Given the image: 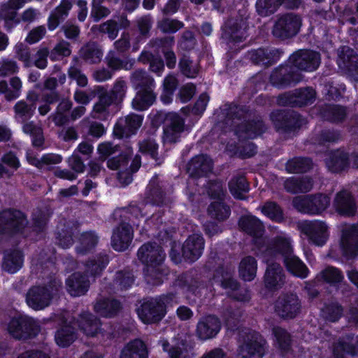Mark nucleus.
<instances>
[{
  "instance_id": "f257e3e1",
  "label": "nucleus",
  "mask_w": 358,
  "mask_h": 358,
  "mask_svg": "<svg viewBox=\"0 0 358 358\" xmlns=\"http://www.w3.org/2000/svg\"><path fill=\"white\" fill-rule=\"evenodd\" d=\"M320 58L319 55L310 50H299L294 53L289 59L290 72L288 66H282L271 76L272 83L277 87H284L297 83L300 80L299 75L293 69L306 71H315L319 66Z\"/></svg>"
},
{
  "instance_id": "f03ea898",
  "label": "nucleus",
  "mask_w": 358,
  "mask_h": 358,
  "mask_svg": "<svg viewBox=\"0 0 358 358\" xmlns=\"http://www.w3.org/2000/svg\"><path fill=\"white\" fill-rule=\"evenodd\" d=\"M63 322L64 326L55 334V341L60 347H67L74 341L76 336L73 329L76 326L87 336H96L101 332L99 321L90 313L81 315L73 326L71 322Z\"/></svg>"
},
{
  "instance_id": "7ed1b4c3",
  "label": "nucleus",
  "mask_w": 358,
  "mask_h": 358,
  "mask_svg": "<svg viewBox=\"0 0 358 358\" xmlns=\"http://www.w3.org/2000/svg\"><path fill=\"white\" fill-rule=\"evenodd\" d=\"M138 257L145 264L144 273L148 282L157 285L162 282L158 267L164 260L165 254L161 248L155 244H145L138 250Z\"/></svg>"
},
{
  "instance_id": "20e7f679",
  "label": "nucleus",
  "mask_w": 358,
  "mask_h": 358,
  "mask_svg": "<svg viewBox=\"0 0 358 358\" xmlns=\"http://www.w3.org/2000/svg\"><path fill=\"white\" fill-rule=\"evenodd\" d=\"M131 81L138 90L136 96L132 101L133 108L143 110L150 107L155 100L152 90L155 87L154 80L143 71L135 72Z\"/></svg>"
},
{
  "instance_id": "39448f33",
  "label": "nucleus",
  "mask_w": 358,
  "mask_h": 358,
  "mask_svg": "<svg viewBox=\"0 0 358 358\" xmlns=\"http://www.w3.org/2000/svg\"><path fill=\"white\" fill-rule=\"evenodd\" d=\"M280 252L284 256V262L287 270L293 275L304 278L308 275V269L304 264L292 253L291 241L285 234H280L273 248L266 252Z\"/></svg>"
},
{
  "instance_id": "423d86ee",
  "label": "nucleus",
  "mask_w": 358,
  "mask_h": 358,
  "mask_svg": "<svg viewBox=\"0 0 358 358\" xmlns=\"http://www.w3.org/2000/svg\"><path fill=\"white\" fill-rule=\"evenodd\" d=\"M175 297L171 294L157 299L143 302L138 308L140 320L145 324H151L161 320L166 314V307L172 306Z\"/></svg>"
},
{
  "instance_id": "0eeeda50",
  "label": "nucleus",
  "mask_w": 358,
  "mask_h": 358,
  "mask_svg": "<svg viewBox=\"0 0 358 358\" xmlns=\"http://www.w3.org/2000/svg\"><path fill=\"white\" fill-rule=\"evenodd\" d=\"M342 255L346 257L358 255V226L344 225L339 245L332 248L331 255Z\"/></svg>"
},
{
  "instance_id": "6e6552de",
  "label": "nucleus",
  "mask_w": 358,
  "mask_h": 358,
  "mask_svg": "<svg viewBox=\"0 0 358 358\" xmlns=\"http://www.w3.org/2000/svg\"><path fill=\"white\" fill-rule=\"evenodd\" d=\"M7 329L14 338L26 339L36 336L40 331V325L36 320L20 315L10 321Z\"/></svg>"
},
{
  "instance_id": "1a4fd4ad",
  "label": "nucleus",
  "mask_w": 358,
  "mask_h": 358,
  "mask_svg": "<svg viewBox=\"0 0 358 358\" xmlns=\"http://www.w3.org/2000/svg\"><path fill=\"white\" fill-rule=\"evenodd\" d=\"M330 199L324 194L314 196H297L294 199V207L300 212L317 215L324 211L329 205Z\"/></svg>"
},
{
  "instance_id": "9d476101",
  "label": "nucleus",
  "mask_w": 358,
  "mask_h": 358,
  "mask_svg": "<svg viewBox=\"0 0 358 358\" xmlns=\"http://www.w3.org/2000/svg\"><path fill=\"white\" fill-rule=\"evenodd\" d=\"M60 285H54L49 288L34 287L31 288L26 297L27 305L34 310L43 309L49 306L53 296L57 294Z\"/></svg>"
},
{
  "instance_id": "9b49d317",
  "label": "nucleus",
  "mask_w": 358,
  "mask_h": 358,
  "mask_svg": "<svg viewBox=\"0 0 358 358\" xmlns=\"http://www.w3.org/2000/svg\"><path fill=\"white\" fill-rule=\"evenodd\" d=\"M299 229L316 245H323L329 238L328 227L325 222L320 220L301 222L299 224Z\"/></svg>"
},
{
  "instance_id": "f8f14e48",
  "label": "nucleus",
  "mask_w": 358,
  "mask_h": 358,
  "mask_svg": "<svg viewBox=\"0 0 358 358\" xmlns=\"http://www.w3.org/2000/svg\"><path fill=\"white\" fill-rule=\"evenodd\" d=\"M208 194L212 199H215V201L211 202L208 209L209 215L219 220L226 219L229 215V210L222 202V196L224 195V192L221 183L217 182L210 183Z\"/></svg>"
},
{
  "instance_id": "ddd939ff",
  "label": "nucleus",
  "mask_w": 358,
  "mask_h": 358,
  "mask_svg": "<svg viewBox=\"0 0 358 358\" xmlns=\"http://www.w3.org/2000/svg\"><path fill=\"white\" fill-rule=\"evenodd\" d=\"M301 24V19L297 15L287 14L281 16L274 25L273 34L281 38L292 37L298 33Z\"/></svg>"
},
{
  "instance_id": "4468645a",
  "label": "nucleus",
  "mask_w": 358,
  "mask_h": 358,
  "mask_svg": "<svg viewBox=\"0 0 358 358\" xmlns=\"http://www.w3.org/2000/svg\"><path fill=\"white\" fill-rule=\"evenodd\" d=\"M27 220L23 213L17 210H5L0 213V231L8 229L22 232Z\"/></svg>"
},
{
  "instance_id": "2eb2a0df",
  "label": "nucleus",
  "mask_w": 358,
  "mask_h": 358,
  "mask_svg": "<svg viewBox=\"0 0 358 358\" xmlns=\"http://www.w3.org/2000/svg\"><path fill=\"white\" fill-rule=\"evenodd\" d=\"M142 121V117L138 115H131L121 118L114 127L113 134L119 138L128 137L136 131Z\"/></svg>"
},
{
  "instance_id": "dca6fc26",
  "label": "nucleus",
  "mask_w": 358,
  "mask_h": 358,
  "mask_svg": "<svg viewBox=\"0 0 358 358\" xmlns=\"http://www.w3.org/2000/svg\"><path fill=\"white\" fill-rule=\"evenodd\" d=\"M204 248V241L200 234H195L188 237L182 248V255L189 262L199 259Z\"/></svg>"
},
{
  "instance_id": "f3484780",
  "label": "nucleus",
  "mask_w": 358,
  "mask_h": 358,
  "mask_svg": "<svg viewBox=\"0 0 358 358\" xmlns=\"http://www.w3.org/2000/svg\"><path fill=\"white\" fill-rule=\"evenodd\" d=\"M265 341L257 334H253L251 339L241 347L240 354L243 358H262L265 350Z\"/></svg>"
},
{
  "instance_id": "a211bd4d",
  "label": "nucleus",
  "mask_w": 358,
  "mask_h": 358,
  "mask_svg": "<svg viewBox=\"0 0 358 358\" xmlns=\"http://www.w3.org/2000/svg\"><path fill=\"white\" fill-rule=\"evenodd\" d=\"M170 124L166 127L164 131L163 140L165 143L176 142L185 131V120L178 115H170Z\"/></svg>"
},
{
  "instance_id": "6ab92c4d",
  "label": "nucleus",
  "mask_w": 358,
  "mask_h": 358,
  "mask_svg": "<svg viewBox=\"0 0 358 358\" xmlns=\"http://www.w3.org/2000/svg\"><path fill=\"white\" fill-rule=\"evenodd\" d=\"M357 60V57L349 47H343L338 50L337 63L339 68L343 70H348L350 73L352 72V76L355 80L358 81V69L355 65Z\"/></svg>"
},
{
  "instance_id": "aec40b11",
  "label": "nucleus",
  "mask_w": 358,
  "mask_h": 358,
  "mask_svg": "<svg viewBox=\"0 0 358 358\" xmlns=\"http://www.w3.org/2000/svg\"><path fill=\"white\" fill-rule=\"evenodd\" d=\"M275 310L282 317H294L299 310V303L296 296L291 294L279 299L275 305Z\"/></svg>"
},
{
  "instance_id": "412c9836",
  "label": "nucleus",
  "mask_w": 358,
  "mask_h": 358,
  "mask_svg": "<svg viewBox=\"0 0 358 358\" xmlns=\"http://www.w3.org/2000/svg\"><path fill=\"white\" fill-rule=\"evenodd\" d=\"M186 339L178 338L171 341V344L167 341L162 342L164 351L168 352L171 358H187L192 355V347L186 343Z\"/></svg>"
},
{
  "instance_id": "4be33fe9",
  "label": "nucleus",
  "mask_w": 358,
  "mask_h": 358,
  "mask_svg": "<svg viewBox=\"0 0 358 358\" xmlns=\"http://www.w3.org/2000/svg\"><path fill=\"white\" fill-rule=\"evenodd\" d=\"M220 324L218 319L214 316L209 315L202 318L197 325V335L203 340L210 338L215 336L219 331Z\"/></svg>"
},
{
  "instance_id": "5701e85b",
  "label": "nucleus",
  "mask_w": 358,
  "mask_h": 358,
  "mask_svg": "<svg viewBox=\"0 0 358 358\" xmlns=\"http://www.w3.org/2000/svg\"><path fill=\"white\" fill-rule=\"evenodd\" d=\"M133 235L130 226L122 224L117 228L112 236V246L117 251H123L128 248Z\"/></svg>"
},
{
  "instance_id": "b1692460",
  "label": "nucleus",
  "mask_w": 358,
  "mask_h": 358,
  "mask_svg": "<svg viewBox=\"0 0 358 358\" xmlns=\"http://www.w3.org/2000/svg\"><path fill=\"white\" fill-rule=\"evenodd\" d=\"M239 224L243 230L253 236L255 244L260 245L262 243L263 227L259 219L252 215H248L241 219Z\"/></svg>"
},
{
  "instance_id": "393cba45",
  "label": "nucleus",
  "mask_w": 358,
  "mask_h": 358,
  "mask_svg": "<svg viewBox=\"0 0 358 358\" xmlns=\"http://www.w3.org/2000/svg\"><path fill=\"white\" fill-rule=\"evenodd\" d=\"M89 280L79 273H75L66 280L69 293L73 296L84 294L88 289Z\"/></svg>"
},
{
  "instance_id": "a878e982",
  "label": "nucleus",
  "mask_w": 358,
  "mask_h": 358,
  "mask_svg": "<svg viewBox=\"0 0 358 358\" xmlns=\"http://www.w3.org/2000/svg\"><path fill=\"white\" fill-rule=\"evenodd\" d=\"M214 280L220 283V285L226 289H229L227 292V294L231 296L232 297L239 300V301H245L248 299V296H237L236 294L231 293V291H235L238 285L236 282L233 280L231 277V273L229 271H224L223 268H221L217 271L216 275L214 278Z\"/></svg>"
},
{
  "instance_id": "bb28decb",
  "label": "nucleus",
  "mask_w": 358,
  "mask_h": 358,
  "mask_svg": "<svg viewBox=\"0 0 358 358\" xmlns=\"http://www.w3.org/2000/svg\"><path fill=\"white\" fill-rule=\"evenodd\" d=\"M286 3L289 7L297 6L299 0H257L256 8L257 13L262 16H266L273 13L279 5Z\"/></svg>"
},
{
  "instance_id": "cd10ccee",
  "label": "nucleus",
  "mask_w": 358,
  "mask_h": 358,
  "mask_svg": "<svg viewBox=\"0 0 358 358\" xmlns=\"http://www.w3.org/2000/svg\"><path fill=\"white\" fill-rule=\"evenodd\" d=\"M334 206L336 210L342 215H351L355 211V205L349 192H339L335 199Z\"/></svg>"
},
{
  "instance_id": "c85d7f7f",
  "label": "nucleus",
  "mask_w": 358,
  "mask_h": 358,
  "mask_svg": "<svg viewBox=\"0 0 358 358\" xmlns=\"http://www.w3.org/2000/svg\"><path fill=\"white\" fill-rule=\"evenodd\" d=\"M120 358H148L146 346L141 340L132 341L123 348Z\"/></svg>"
},
{
  "instance_id": "c756f323",
  "label": "nucleus",
  "mask_w": 358,
  "mask_h": 358,
  "mask_svg": "<svg viewBox=\"0 0 358 358\" xmlns=\"http://www.w3.org/2000/svg\"><path fill=\"white\" fill-rule=\"evenodd\" d=\"M268 263V268L265 274V285L268 289H277L282 283V268L278 264Z\"/></svg>"
},
{
  "instance_id": "7c9ffc66",
  "label": "nucleus",
  "mask_w": 358,
  "mask_h": 358,
  "mask_svg": "<svg viewBox=\"0 0 358 358\" xmlns=\"http://www.w3.org/2000/svg\"><path fill=\"white\" fill-rule=\"evenodd\" d=\"M285 101H280V103L293 106H303L311 103L315 99V91L311 88L301 90L294 94L285 96Z\"/></svg>"
},
{
  "instance_id": "2f4dec72",
  "label": "nucleus",
  "mask_w": 358,
  "mask_h": 358,
  "mask_svg": "<svg viewBox=\"0 0 358 358\" xmlns=\"http://www.w3.org/2000/svg\"><path fill=\"white\" fill-rule=\"evenodd\" d=\"M72 2L71 0H62L59 6L51 13L48 19V28L50 30L55 29L60 21L68 15L71 9Z\"/></svg>"
},
{
  "instance_id": "473e14b6",
  "label": "nucleus",
  "mask_w": 358,
  "mask_h": 358,
  "mask_svg": "<svg viewBox=\"0 0 358 358\" xmlns=\"http://www.w3.org/2000/svg\"><path fill=\"white\" fill-rule=\"evenodd\" d=\"M212 169V161L206 155H199L193 158L188 165V171L191 174L207 173Z\"/></svg>"
},
{
  "instance_id": "72a5a7b5",
  "label": "nucleus",
  "mask_w": 358,
  "mask_h": 358,
  "mask_svg": "<svg viewBox=\"0 0 358 358\" xmlns=\"http://www.w3.org/2000/svg\"><path fill=\"white\" fill-rule=\"evenodd\" d=\"M120 308V303L117 301L106 299H100L94 304V310L103 317L113 316Z\"/></svg>"
},
{
  "instance_id": "f704fd0d",
  "label": "nucleus",
  "mask_w": 358,
  "mask_h": 358,
  "mask_svg": "<svg viewBox=\"0 0 358 358\" xmlns=\"http://www.w3.org/2000/svg\"><path fill=\"white\" fill-rule=\"evenodd\" d=\"M22 89V82L17 77L11 78L10 87L5 81L0 82V93L5 95L7 100H13L18 98Z\"/></svg>"
},
{
  "instance_id": "c9c22d12",
  "label": "nucleus",
  "mask_w": 358,
  "mask_h": 358,
  "mask_svg": "<svg viewBox=\"0 0 358 358\" xmlns=\"http://www.w3.org/2000/svg\"><path fill=\"white\" fill-rule=\"evenodd\" d=\"M257 264L255 258L248 256L243 258L239 265L240 276L246 281L255 278L257 273Z\"/></svg>"
},
{
  "instance_id": "e433bc0d",
  "label": "nucleus",
  "mask_w": 358,
  "mask_h": 358,
  "mask_svg": "<svg viewBox=\"0 0 358 358\" xmlns=\"http://www.w3.org/2000/svg\"><path fill=\"white\" fill-rule=\"evenodd\" d=\"M313 182L308 178H303L302 179H298L294 177H292L285 182V189L290 192H308L312 189Z\"/></svg>"
},
{
  "instance_id": "4c0bfd02",
  "label": "nucleus",
  "mask_w": 358,
  "mask_h": 358,
  "mask_svg": "<svg viewBox=\"0 0 358 358\" xmlns=\"http://www.w3.org/2000/svg\"><path fill=\"white\" fill-rule=\"evenodd\" d=\"M280 57V52L277 50L258 49L250 52V58L256 63L269 64Z\"/></svg>"
},
{
  "instance_id": "58836bf2",
  "label": "nucleus",
  "mask_w": 358,
  "mask_h": 358,
  "mask_svg": "<svg viewBox=\"0 0 358 358\" xmlns=\"http://www.w3.org/2000/svg\"><path fill=\"white\" fill-rule=\"evenodd\" d=\"M22 255L20 252L15 251L8 253L5 256L3 268L10 273H15L22 267Z\"/></svg>"
},
{
  "instance_id": "ea45409f",
  "label": "nucleus",
  "mask_w": 358,
  "mask_h": 358,
  "mask_svg": "<svg viewBox=\"0 0 358 358\" xmlns=\"http://www.w3.org/2000/svg\"><path fill=\"white\" fill-rule=\"evenodd\" d=\"M348 156L343 151H336L327 159V166L329 170L337 172L343 170L348 164Z\"/></svg>"
},
{
  "instance_id": "a19ab883",
  "label": "nucleus",
  "mask_w": 358,
  "mask_h": 358,
  "mask_svg": "<svg viewBox=\"0 0 358 358\" xmlns=\"http://www.w3.org/2000/svg\"><path fill=\"white\" fill-rule=\"evenodd\" d=\"M177 84V80L173 76L169 75L165 78L163 83V91L161 95V100L163 103L169 104L171 102L173 94Z\"/></svg>"
},
{
  "instance_id": "79ce46f5",
  "label": "nucleus",
  "mask_w": 358,
  "mask_h": 358,
  "mask_svg": "<svg viewBox=\"0 0 358 358\" xmlns=\"http://www.w3.org/2000/svg\"><path fill=\"white\" fill-rule=\"evenodd\" d=\"M231 194L237 199H243V194L248 191V185L244 177L232 178L229 183Z\"/></svg>"
},
{
  "instance_id": "37998d69",
  "label": "nucleus",
  "mask_w": 358,
  "mask_h": 358,
  "mask_svg": "<svg viewBox=\"0 0 358 358\" xmlns=\"http://www.w3.org/2000/svg\"><path fill=\"white\" fill-rule=\"evenodd\" d=\"M348 353L351 355L358 354V337L352 338L349 343H339L334 350V358H341L340 354Z\"/></svg>"
},
{
  "instance_id": "c03bdc74",
  "label": "nucleus",
  "mask_w": 358,
  "mask_h": 358,
  "mask_svg": "<svg viewBox=\"0 0 358 358\" xmlns=\"http://www.w3.org/2000/svg\"><path fill=\"white\" fill-rule=\"evenodd\" d=\"M27 160L29 162L38 168H42L43 165H50L59 164L62 161V157L56 154H47L43 155L41 159L32 157L27 155Z\"/></svg>"
},
{
  "instance_id": "a18cd8bd",
  "label": "nucleus",
  "mask_w": 358,
  "mask_h": 358,
  "mask_svg": "<svg viewBox=\"0 0 358 358\" xmlns=\"http://www.w3.org/2000/svg\"><path fill=\"white\" fill-rule=\"evenodd\" d=\"M312 165L309 159L296 158L289 161L286 169L289 173H296L308 170Z\"/></svg>"
},
{
  "instance_id": "49530a36",
  "label": "nucleus",
  "mask_w": 358,
  "mask_h": 358,
  "mask_svg": "<svg viewBox=\"0 0 358 358\" xmlns=\"http://www.w3.org/2000/svg\"><path fill=\"white\" fill-rule=\"evenodd\" d=\"M23 131L32 137V143L34 146L41 147L43 145V137L40 127L34 125L32 122H30L23 126Z\"/></svg>"
},
{
  "instance_id": "de8ad7c7",
  "label": "nucleus",
  "mask_w": 358,
  "mask_h": 358,
  "mask_svg": "<svg viewBox=\"0 0 358 358\" xmlns=\"http://www.w3.org/2000/svg\"><path fill=\"white\" fill-rule=\"evenodd\" d=\"M262 212L269 219L275 222H280L283 219L281 209L275 203H266L262 207Z\"/></svg>"
},
{
  "instance_id": "09e8293b",
  "label": "nucleus",
  "mask_w": 358,
  "mask_h": 358,
  "mask_svg": "<svg viewBox=\"0 0 358 358\" xmlns=\"http://www.w3.org/2000/svg\"><path fill=\"white\" fill-rule=\"evenodd\" d=\"M209 97L207 94H201L197 101L196 102L194 108L190 110L189 108H182V113L187 115L192 114L194 115L200 117L205 111Z\"/></svg>"
},
{
  "instance_id": "8fccbe9b",
  "label": "nucleus",
  "mask_w": 358,
  "mask_h": 358,
  "mask_svg": "<svg viewBox=\"0 0 358 358\" xmlns=\"http://www.w3.org/2000/svg\"><path fill=\"white\" fill-rule=\"evenodd\" d=\"M140 59L143 62H149L150 70L159 76L162 75L164 70V64L160 59L153 57L148 52H143L140 57Z\"/></svg>"
},
{
  "instance_id": "3c124183",
  "label": "nucleus",
  "mask_w": 358,
  "mask_h": 358,
  "mask_svg": "<svg viewBox=\"0 0 358 358\" xmlns=\"http://www.w3.org/2000/svg\"><path fill=\"white\" fill-rule=\"evenodd\" d=\"M15 109L17 118L22 122L32 116L36 106H29L22 101H19L16 103Z\"/></svg>"
},
{
  "instance_id": "603ef678",
  "label": "nucleus",
  "mask_w": 358,
  "mask_h": 358,
  "mask_svg": "<svg viewBox=\"0 0 358 358\" xmlns=\"http://www.w3.org/2000/svg\"><path fill=\"white\" fill-rule=\"evenodd\" d=\"M140 166V158L138 157H136L131 164V171H120L118 173V180L120 182L124 185L129 184L132 181L131 173L137 171Z\"/></svg>"
},
{
  "instance_id": "864d4df0",
  "label": "nucleus",
  "mask_w": 358,
  "mask_h": 358,
  "mask_svg": "<svg viewBox=\"0 0 358 358\" xmlns=\"http://www.w3.org/2000/svg\"><path fill=\"white\" fill-rule=\"evenodd\" d=\"M96 243L97 237L94 233H85L81 236L80 247L77 248V251L79 253H84L85 251L92 248Z\"/></svg>"
},
{
  "instance_id": "5fc2aeb1",
  "label": "nucleus",
  "mask_w": 358,
  "mask_h": 358,
  "mask_svg": "<svg viewBox=\"0 0 358 358\" xmlns=\"http://www.w3.org/2000/svg\"><path fill=\"white\" fill-rule=\"evenodd\" d=\"M179 65L182 73L188 78H194L198 73L197 63L190 61L188 58H182Z\"/></svg>"
},
{
  "instance_id": "6e6d98bb",
  "label": "nucleus",
  "mask_w": 358,
  "mask_h": 358,
  "mask_svg": "<svg viewBox=\"0 0 358 358\" xmlns=\"http://www.w3.org/2000/svg\"><path fill=\"white\" fill-rule=\"evenodd\" d=\"M322 278L330 284H335L340 282L343 276L341 272L334 267H328L321 273Z\"/></svg>"
},
{
  "instance_id": "4d7b16f0",
  "label": "nucleus",
  "mask_w": 358,
  "mask_h": 358,
  "mask_svg": "<svg viewBox=\"0 0 358 358\" xmlns=\"http://www.w3.org/2000/svg\"><path fill=\"white\" fill-rule=\"evenodd\" d=\"M273 334L279 348L285 351L289 345V336L282 329L277 327L273 329Z\"/></svg>"
},
{
  "instance_id": "13d9d810",
  "label": "nucleus",
  "mask_w": 358,
  "mask_h": 358,
  "mask_svg": "<svg viewBox=\"0 0 358 358\" xmlns=\"http://www.w3.org/2000/svg\"><path fill=\"white\" fill-rule=\"evenodd\" d=\"M108 262V261L107 257H99L97 259L92 261L90 264H87L86 265V268L88 271H90L92 275H96L106 267Z\"/></svg>"
},
{
  "instance_id": "bf43d9fd",
  "label": "nucleus",
  "mask_w": 358,
  "mask_h": 358,
  "mask_svg": "<svg viewBox=\"0 0 358 358\" xmlns=\"http://www.w3.org/2000/svg\"><path fill=\"white\" fill-rule=\"evenodd\" d=\"M182 24L176 20L165 19L159 22V27L164 32H176L181 28Z\"/></svg>"
},
{
  "instance_id": "052dcab7",
  "label": "nucleus",
  "mask_w": 358,
  "mask_h": 358,
  "mask_svg": "<svg viewBox=\"0 0 358 358\" xmlns=\"http://www.w3.org/2000/svg\"><path fill=\"white\" fill-rule=\"evenodd\" d=\"M139 150L141 152L148 154L155 158L157 154V145L153 140H147L139 144Z\"/></svg>"
},
{
  "instance_id": "680f3d73",
  "label": "nucleus",
  "mask_w": 358,
  "mask_h": 358,
  "mask_svg": "<svg viewBox=\"0 0 358 358\" xmlns=\"http://www.w3.org/2000/svg\"><path fill=\"white\" fill-rule=\"evenodd\" d=\"M18 67L15 62L3 60L0 66V76H6L17 71Z\"/></svg>"
},
{
  "instance_id": "e2e57ef3",
  "label": "nucleus",
  "mask_w": 358,
  "mask_h": 358,
  "mask_svg": "<svg viewBox=\"0 0 358 358\" xmlns=\"http://www.w3.org/2000/svg\"><path fill=\"white\" fill-rule=\"evenodd\" d=\"M70 54L71 50L69 48V44L66 42H62L55 48L51 57L54 59H57L60 57L69 56Z\"/></svg>"
},
{
  "instance_id": "0e129e2a",
  "label": "nucleus",
  "mask_w": 358,
  "mask_h": 358,
  "mask_svg": "<svg viewBox=\"0 0 358 358\" xmlns=\"http://www.w3.org/2000/svg\"><path fill=\"white\" fill-rule=\"evenodd\" d=\"M45 34V29L44 27H38L31 30L26 38L29 43H35L40 41Z\"/></svg>"
},
{
  "instance_id": "69168bd1",
  "label": "nucleus",
  "mask_w": 358,
  "mask_h": 358,
  "mask_svg": "<svg viewBox=\"0 0 358 358\" xmlns=\"http://www.w3.org/2000/svg\"><path fill=\"white\" fill-rule=\"evenodd\" d=\"M48 50L47 48H43L40 49L34 59V64L39 69H45L47 66V56Z\"/></svg>"
},
{
  "instance_id": "338daca9",
  "label": "nucleus",
  "mask_w": 358,
  "mask_h": 358,
  "mask_svg": "<svg viewBox=\"0 0 358 358\" xmlns=\"http://www.w3.org/2000/svg\"><path fill=\"white\" fill-rule=\"evenodd\" d=\"M106 97H101L99 103L94 107L93 115L94 118L103 119L106 110Z\"/></svg>"
},
{
  "instance_id": "774afa93",
  "label": "nucleus",
  "mask_w": 358,
  "mask_h": 358,
  "mask_svg": "<svg viewBox=\"0 0 358 358\" xmlns=\"http://www.w3.org/2000/svg\"><path fill=\"white\" fill-rule=\"evenodd\" d=\"M195 93V87L190 83L184 85L180 91V97L182 102L189 101Z\"/></svg>"
}]
</instances>
